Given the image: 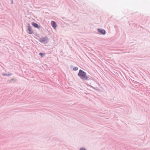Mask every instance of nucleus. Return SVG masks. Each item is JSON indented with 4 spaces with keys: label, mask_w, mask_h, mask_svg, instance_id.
I'll return each mask as SVG.
<instances>
[{
    "label": "nucleus",
    "mask_w": 150,
    "mask_h": 150,
    "mask_svg": "<svg viewBox=\"0 0 150 150\" xmlns=\"http://www.w3.org/2000/svg\"><path fill=\"white\" fill-rule=\"evenodd\" d=\"M78 75L83 80H86L88 79L86 73L81 69L79 70Z\"/></svg>",
    "instance_id": "1"
},
{
    "label": "nucleus",
    "mask_w": 150,
    "mask_h": 150,
    "mask_svg": "<svg viewBox=\"0 0 150 150\" xmlns=\"http://www.w3.org/2000/svg\"><path fill=\"white\" fill-rule=\"evenodd\" d=\"M98 30L100 34L105 35V31L104 29H98Z\"/></svg>",
    "instance_id": "2"
},
{
    "label": "nucleus",
    "mask_w": 150,
    "mask_h": 150,
    "mask_svg": "<svg viewBox=\"0 0 150 150\" xmlns=\"http://www.w3.org/2000/svg\"><path fill=\"white\" fill-rule=\"evenodd\" d=\"M28 33L30 34H32L33 33V31L32 30L31 27L29 26L28 27Z\"/></svg>",
    "instance_id": "3"
},
{
    "label": "nucleus",
    "mask_w": 150,
    "mask_h": 150,
    "mask_svg": "<svg viewBox=\"0 0 150 150\" xmlns=\"http://www.w3.org/2000/svg\"><path fill=\"white\" fill-rule=\"evenodd\" d=\"M32 24L35 27L37 28L38 29H39L40 28V26L37 23L34 22H32Z\"/></svg>",
    "instance_id": "4"
},
{
    "label": "nucleus",
    "mask_w": 150,
    "mask_h": 150,
    "mask_svg": "<svg viewBox=\"0 0 150 150\" xmlns=\"http://www.w3.org/2000/svg\"><path fill=\"white\" fill-rule=\"evenodd\" d=\"M52 26L53 28H54L55 29L57 26V25H56V22L54 21H52Z\"/></svg>",
    "instance_id": "5"
},
{
    "label": "nucleus",
    "mask_w": 150,
    "mask_h": 150,
    "mask_svg": "<svg viewBox=\"0 0 150 150\" xmlns=\"http://www.w3.org/2000/svg\"><path fill=\"white\" fill-rule=\"evenodd\" d=\"M39 54L42 57L43 56L45 55V54L42 53H40Z\"/></svg>",
    "instance_id": "6"
},
{
    "label": "nucleus",
    "mask_w": 150,
    "mask_h": 150,
    "mask_svg": "<svg viewBox=\"0 0 150 150\" xmlns=\"http://www.w3.org/2000/svg\"><path fill=\"white\" fill-rule=\"evenodd\" d=\"M73 69L74 70H77L78 69V68L76 67H75L73 68Z\"/></svg>",
    "instance_id": "7"
},
{
    "label": "nucleus",
    "mask_w": 150,
    "mask_h": 150,
    "mask_svg": "<svg viewBox=\"0 0 150 150\" xmlns=\"http://www.w3.org/2000/svg\"><path fill=\"white\" fill-rule=\"evenodd\" d=\"M80 150H86V149H84L83 148H81L80 149Z\"/></svg>",
    "instance_id": "8"
}]
</instances>
